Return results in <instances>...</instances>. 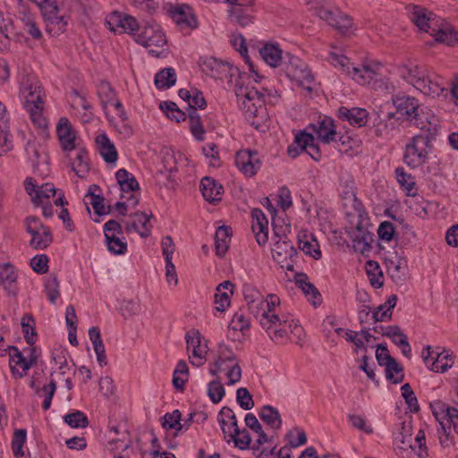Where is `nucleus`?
<instances>
[{
    "instance_id": "nucleus-1",
    "label": "nucleus",
    "mask_w": 458,
    "mask_h": 458,
    "mask_svg": "<svg viewBox=\"0 0 458 458\" xmlns=\"http://www.w3.org/2000/svg\"><path fill=\"white\" fill-rule=\"evenodd\" d=\"M267 310H262L257 318L262 329L276 344H284L288 340L301 341L304 330L293 317L281 308L280 299L274 298L270 304H266Z\"/></svg>"
},
{
    "instance_id": "nucleus-16",
    "label": "nucleus",
    "mask_w": 458,
    "mask_h": 458,
    "mask_svg": "<svg viewBox=\"0 0 458 458\" xmlns=\"http://www.w3.org/2000/svg\"><path fill=\"white\" fill-rule=\"evenodd\" d=\"M55 131L61 148L65 153L69 154L80 146L77 131L68 118L61 117Z\"/></svg>"
},
{
    "instance_id": "nucleus-40",
    "label": "nucleus",
    "mask_w": 458,
    "mask_h": 458,
    "mask_svg": "<svg viewBox=\"0 0 458 458\" xmlns=\"http://www.w3.org/2000/svg\"><path fill=\"white\" fill-rule=\"evenodd\" d=\"M260 56L271 67H277L282 64V50L277 44H266L259 50Z\"/></svg>"
},
{
    "instance_id": "nucleus-20",
    "label": "nucleus",
    "mask_w": 458,
    "mask_h": 458,
    "mask_svg": "<svg viewBox=\"0 0 458 458\" xmlns=\"http://www.w3.org/2000/svg\"><path fill=\"white\" fill-rule=\"evenodd\" d=\"M235 164L239 170L247 177L255 175L260 168L258 153L250 149L237 152Z\"/></svg>"
},
{
    "instance_id": "nucleus-6",
    "label": "nucleus",
    "mask_w": 458,
    "mask_h": 458,
    "mask_svg": "<svg viewBox=\"0 0 458 458\" xmlns=\"http://www.w3.org/2000/svg\"><path fill=\"white\" fill-rule=\"evenodd\" d=\"M230 366L229 373H226L227 385L233 386L241 381L242 368L233 351L225 344L218 346L217 357L209 363L208 371L213 377H218L222 369Z\"/></svg>"
},
{
    "instance_id": "nucleus-59",
    "label": "nucleus",
    "mask_w": 458,
    "mask_h": 458,
    "mask_svg": "<svg viewBox=\"0 0 458 458\" xmlns=\"http://www.w3.org/2000/svg\"><path fill=\"white\" fill-rule=\"evenodd\" d=\"M45 292L47 299L52 303H55L60 297L59 282L56 276L50 275L45 281Z\"/></svg>"
},
{
    "instance_id": "nucleus-7",
    "label": "nucleus",
    "mask_w": 458,
    "mask_h": 458,
    "mask_svg": "<svg viewBox=\"0 0 458 458\" xmlns=\"http://www.w3.org/2000/svg\"><path fill=\"white\" fill-rule=\"evenodd\" d=\"M283 71L287 78L297 86L307 90L312 89L313 74L308 64L301 58L287 54L283 63Z\"/></svg>"
},
{
    "instance_id": "nucleus-37",
    "label": "nucleus",
    "mask_w": 458,
    "mask_h": 458,
    "mask_svg": "<svg viewBox=\"0 0 458 458\" xmlns=\"http://www.w3.org/2000/svg\"><path fill=\"white\" fill-rule=\"evenodd\" d=\"M17 278V271L12 264H0V284L9 292V293H16L15 283Z\"/></svg>"
},
{
    "instance_id": "nucleus-19",
    "label": "nucleus",
    "mask_w": 458,
    "mask_h": 458,
    "mask_svg": "<svg viewBox=\"0 0 458 458\" xmlns=\"http://www.w3.org/2000/svg\"><path fill=\"white\" fill-rule=\"evenodd\" d=\"M46 23V31L51 36H58L64 33L68 25V16L60 13L58 5L42 13Z\"/></svg>"
},
{
    "instance_id": "nucleus-55",
    "label": "nucleus",
    "mask_w": 458,
    "mask_h": 458,
    "mask_svg": "<svg viewBox=\"0 0 458 458\" xmlns=\"http://www.w3.org/2000/svg\"><path fill=\"white\" fill-rule=\"evenodd\" d=\"M189 369L184 360H179L173 375V384L176 389L183 390L188 380Z\"/></svg>"
},
{
    "instance_id": "nucleus-42",
    "label": "nucleus",
    "mask_w": 458,
    "mask_h": 458,
    "mask_svg": "<svg viewBox=\"0 0 458 458\" xmlns=\"http://www.w3.org/2000/svg\"><path fill=\"white\" fill-rule=\"evenodd\" d=\"M254 7L252 8H240V7H233V8H228V17L229 19L238 23L240 26L245 27L251 23H253L254 21V15L255 13Z\"/></svg>"
},
{
    "instance_id": "nucleus-26",
    "label": "nucleus",
    "mask_w": 458,
    "mask_h": 458,
    "mask_svg": "<svg viewBox=\"0 0 458 458\" xmlns=\"http://www.w3.org/2000/svg\"><path fill=\"white\" fill-rule=\"evenodd\" d=\"M392 102L397 113L409 122L422 106L418 99L406 95H394L392 97Z\"/></svg>"
},
{
    "instance_id": "nucleus-61",
    "label": "nucleus",
    "mask_w": 458,
    "mask_h": 458,
    "mask_svg": "<svg viewBox=\"0 0 458 458\" xmlns=\"http://www.w3.org/2000/svg\"><path fill=\"white\" fill-rule=\"evenodd\" d=\"M225 394V390L219 379H214L208 385V395L213 403L221 402Z\"/></svg>"
},
{
    "instance_id": "nucleus-32",
    "label": "nucleus",
    "mask_w": 458,
    "mask_h": 458,
    "mask_svg": "<svg viewBox=\"0 0 458 458\" xmlns=\"http://www.w3.org/2000/svg\"><path fill=\"white\" fill-rule=\"evenodd\" d=\"M338 116L342 120L348 121L353 126L362 127L368 122L369 112L364 108L342 106L338 109Z\"/></svg>"
},
{
    "instance_id": "nucleus-25",
    "label": "nucleus",
    "mask_w": 458,
    "mask_h": 458,
    "mask_svg": "<svg viewBox=\"0 0 458 458\" xmlns=\"http://www.w3.org/2000/svg\"><path fill=\"white\" fill-rule=\"evenodd\" d=\"M244 297L247 301L248 309L250 313L258 318L261 314L262 310H267L266 304H270V301L274 298H278L275 294H268L266 298L254 289H246L244 292Z\"/></svg>"
},
{
    "instance_id": "nucleus-39",
    "label": "nucleus",
    "mask_w": 458,
    "mask_h": 458,
    "mask_svg": "<svg viewBox=\"0 0 458 458\" xmlns=\"http://www.w3.org/2000/svg\"><path fill=\"white\" fill-rule=\"evenodd\" d=\"M398 127L394 113H388L386 118L375 124L374 134L380 139H388L392 132Z\"/></svg>"
},
{
    "instance_id": "nucleus-56",
    "label": "nucleus",
    "mask_w": 458,
    "mask_h": 458,
    "mask_svg": "<svg viewBox=\"0 0 458 458\" xmlns=\"http://www.w3.org/2000/svg\"><path fill=\"white\" fill-rule=\"evenodd\" d=\"M21 324L26 342L30 345H33L37 341L34 318L30 315L26 314L21 318Z\"/></svg>"
},
{
    "instance_id": "nucleus-50",
    "label": "nucleus",
    "mask_w": 458,
    "mask_h": 458,
    "mask_svg": "<svg viewBox=\"0 0 458 458\" xmlns=\"http://www.w3.org/2000/svg\"><path fill=\"white\" fill-rule=\"evenodd\" d=\"M430 34L435 38L437 41L449 46H453L458 42V32L450 26H443L437 30L433 29Z\"/></svg>"
},
{
    "instance_id": "nucleus-12",
    "label": "nucleus",
    "mask_w": 458,
    "mask_h": 458,
    "mask_svg": "<svg viewBox=\"0 0 458 458\" xmlns=\"http://www.w3.org/2000/svg\"><path fill=\"white\" fill-rule=\"evenodd\" d=\"M105 24L114 33L136 35V31L140 30L139 23L133 16L120 12H113L107 15Z\"/></svg>"
},
{
    "instance_id": "nucleus-41",
    "label": "nucleus",
    "mask_w": 458,
    "mask_h": 458,
    "mask_svg": "<svg viewBox=\"0 0 458 458\" xmlns=\"http://www.w3.org/2000/svg\"><path fill=\"white\" fill-rule=\"evenodd\" d=\"M233 294V284L229 281L220 284L216 290L215 303L218 311H225L230 304V297Z\"/></svg>"
},
{
    "instance_id": "nucleus-11",
    "label": "nucleus",
    "mask_w": 458,
    "mask_h": 458,
    "mask_svg": "<svg viewBox=\"0 0 458 458\" xmlns=\"http://www.w3.org/2000/svg\"><path fill=\"white\" fill-rule=\"evenodd\" d=\"M185 339L191 363L196 367L202 366L208 352L207 341L198 330L194 329L186 334Z\"/></svg>"
},
{
    "instance_id": "nucleus-35",
    "label": "nucleus",
    "mask_w": 458,
    "mask_h": 458,
    "mask_svg": "<svg viewBox=\"0 0 458 458\" xmlns=\"http://www.w3.org/2000/svg\"><path fill=\"white\" fill-rule=\"evenodd\" d=\"M200 190L203 197L208 202H216L221 200L224 193L222 184L209 177H205L201 180Z\"/></svg>"
},
{
    "instance_id": "nucleus-29",
    "label": "nucleus",
    "mask_w": 458,
    "mask_h": 458,
    "mask_svg": "<svg viewBox=\"0 0 458 458\" xmlns=\"http://www.w3.org/2000/svg\"><path fill=\"white\" fill-rule=\"evenodd\" d=\"M294 283L313 306L317 307L320 305L322 302V296L316 286L309 281L306 274H296L294 276Z\"/></svg>"
},
{
    "instance_id": "nucleus-3",
    "label": "nucleus",
    "mask_w": 458,
    "mask_h": 458,
    "mask_svg": "<svg viewBox=\"0 0 458 458\" xmlns=\"http://www.w3.org/2000/svg\"><path fill=\"white\" fill-rule=\"evenodd\" d=\"M19 84L24 108L29 113L32 123L38 129L46 130L48 123L43 115L44 93L38 77L24 70L19 74Z\"/></svg>"
},
{
    "instance_id": "nucleus-62",
    "label": "nucleus",
    "mask_w": 458,
    "mask_h": 458,
    "mask_svg": "<svg viewBox=\"0 0 458 458\" xmlns=\"http://www.w3.org/2000/svg\"><path fill=\"white\" fill-rule=\"evenodd\" d=\"M64 419V421L72 428H84L89 424L87 416L80 411L69 413L65 415Z\"/></svg>"
},
{
    "instance_id": "nucleus-24",
    "label": "nucleus",
    "mask_w": 458,
    "mask_h": 458,
    "mask_svg": "<svg viewBox=\"0 0 458 458\" xmlns=\"http://www.w3.org/2000/svg\"><path fill=\"white\" fill-rule=\"evenodd\" d=\"M386 270L390 277L397 284L405 280L407 273V260L404 257L394 252L385 259Z\"/></svg>"
},
{
    "instance_id": "nucleus-13",
    "label": "nucleus",
    "mask_w": 458,
    "mask_h": 458,
    "mask_svg": "<svg viewBox=\"0 0 458 458\" xmlns=\"http://www.w3.org/2000/svg\"><path fill=\"white\" fill-rule=\"evenodd\" d=\"M24 188L31 201L36 205L47 204L49 199L55 198L57 193V190L53 183L47 182L38 185L36 180L31 177L26 178Z\"/></svg>"
},
{
    "instance_id": "nucleus-46",
    "label": "nucleus",
    "mask_w": 458,
    "mask_h": 458,
    "mask_svg": "<svg viewBox=\"0 0 458 458\" xmlns=\"http://www.w3.org/2000/svg\"><path fill=\"white\" fill-rule=\"evenodd\" d=\"M299 248L306 255L315 259H319L322 257L318 242L312 235L304 234L302 237H299Z\"/></svg>"
},
{
    "instance_id": "nucleus-8",
    "label": "nucleus",
    "mask_w": 458,
    "mask_h": 458,
    "mask_svg": "<svg viewBox=\"0 0 458 458\" xmlns=\"http://www.w3.org/2000/svg\"><path fill=\"white\" fill-rule=\"evenodd\" d=\"M430 138V136L418 134L410 139L403 155L407 165L417 168L428 161L431 150Z\"/></svg>"
},
{
    "instance_id": "nucleus-34",
    "label": "nucleus",
    "mask_w": 458,
    "mask_h": 458,
    "mask_svg": "<svg viewBox=\"0 0 458 458\" xmlns=\"http://www.w3.org/2000/svg\"><path fill=\"white\" fill-rule=\"evenodd\" d=\"M217 420L223 432L229 437H233L239 433L237 420L232 409L223 407L217 415Z\"/></svg>"
},
{
    "instance_id": "nucleus-57",
    "label": "nucleus",
    "mask_w": 458,
    "mask_h": 458,
    "mask_svg": "<svg viewBox=\"0 0 458 458\" xmlns=\"http://www.w3.org/2000/svg\"><path fill=\"white\" fill-rule=\"evenodd\" d=\"M190 129L193 136L198 140H203L205 130L203 128L201 118L197 110H189Z\"/></svg>"
},
{
    "instance_id": "nucleus-21",
    "label": "nucleus",
    "mask_w": 458,
    "mask_h": 458,
    "mask_svg": "<svg viewBox=\"0 0 458 458\" xmlns=\"http://www.w3.org/2000/svg\"><path fill=\"white\" fill-rule=\"evenodd\" d=\"M434 417L439 424H451L458 434V409L437 401L430 404Z\"/></svg>"
},
{
    "instance_id": "nucleus-15",
    "label": "nucleus",
    "mask_w": 458,
    "mask_h": 458,
    "mask_svg": "<svg viewBox=\"0 0 458 458\" xmlns=\"http://www.w3.org/2000/svg\"><path fill=\"white\" fill-rule=\"evenodd\" d=\"M16 17L21 21L22 30L33 39L42 38V32L38 22L27 4V1L19 0L17 4Z\"/></svg>"
},
{
    "instance_id": "nucleus-27",
    "label": "nucleus",
    "mask_w": 458,
    "mask_h": 458,
    "mask_svg": "<svg viewBox=\"0 0 458 458\" xmlns=\"http://www.w3.org/2000/svg\"><path fill=\"white\" fill-rule=\"evenodd\" d=\"M9 364L14 377L21 378L31 368V361H29L22 352L15 346L9 347Z\"/></svg>"
},
{
    "instance_id": "nucleus-14",
    "label": "nucleus",
    "mask_w": 458,
    "mask_h": 458,
    "mask_svg": "<svg viewBox=\"0 0 458 458\" xmlns=\"http://www.w3.org/2000/svg\"><path fill=\"white\" fill-rule=\"evenodd\" d=\"M171 18L182 31L198 28L199 21L193 9L186 4H177L169 10Z\"/></svg>"
},
{
    "instance_id": "nucleus-45",
    "label": "nucleus",
    "mask_w": 458,
    "mask_h": 458,
    "mask_svg": "<svg viewBox=\"0 0 458 458\" xmlns=\"http://www.w3.org/2000/svg\"><path fill=\"white\" fill-rule=\"evenodd\" d=\"M431 15L432 13L426 9L414 6L411 13V19L420 30L428 32L433 22Z\"/></svg>"
},
{
    "instance_id": "nucleus-54",
    "label": "nucleus",
    "mask_w": 458,
    "mask_h": 458,
    "mask_svg": "<svg viewBox=\"0 0 458 458\" xmlns=\"http://www.w3.org/2000/svg\"><path fill=\"white\" fill-rule=\"evenodd\" d=\"M395 176L398 183L406 191L407 195L414 196L416 194L415 180L403 167L395 169Z\"/></svg>"
},
{
    "instance_id": "nucleus-18",
    "label": "nucleus",
    "mask_w": 458,
    "mask_h": 458,
    "mask_svg": "<svg viewBox=\"0 0 458 458\" xmlns=\"http://www.w3.org/2000/svg\"><path fill=\"white\" fill-rule=\"evenodd\" d=\"M426 366L435 372H445L454 364V359L447 352H442L431 350L429 346L424 348L421 352Z\"/></svg>"
},
{
    "instance_id": "nucleus-47",
    "label": "nucleus",
    "mask_w": 458,
    "mask_h": 458,
    "mask_svg": "<svg viewBox=\"0 0 458 458\" xmlns=\"http://www.w3.org/2000/svg\"><path fill=\"white\" fill-rule=\"evenodd\" d=\"M231 229L228 226H219L215 234V247L216 254L223 256L229 248L231 242Z\"/></svg>"
},
{
    "instance_id": "nucleus-43",
    "label": "nucleus",
    "mask_w": 458,
    "mask_h": 458,
    "mask_svg": "<svg viewBox=\"0 0 458 458\" xmlns=\"http://www.w3.org/2000/svg\"><path fill=\"white\" fill-rule=\"evenodd\" d=\"M76 156L72 162V168L80 178H84L89 170L88 151L83 147H78Z\"/></svg>"
},
{
    "instance_id": "nucleus-44",
    "label": "nucleus",
    "mask_w": 458,
    "mask_h": 458,
    "mask_svg": "<svg viewBox=\"0 0 458 458\" xmlns=\"http://www.w3.org/2000/svg\"><path fill=\"white\" fill-rule=\"evenodd\" d=\"M98 93L104 106H112L119 109L123 106L122 103L117 99L116 94L113 88L107 82H101L98 86Z\"/></svg>"
},
{
    "instance_id": "nucleus-33",
    "label": "nucleus",
    "mask_w": 458,
    "mask_h": 458,
    "mask_svg": "<svg viewBox=\"0 0 458 458\" xmlns=\"http://www.w3.org/2000/svg\"><path fill=\"white\" fill-rule=\"evenodd\" d=\"M151 229L149 216L145 213H135L131 222L124 223V230L130 233H138L140 236L146 237L149 234Z\"/></svg>"
},
{
    "instance_id": "nucleus-10",
    "label": "nucleus",
    "mask_w": 458,
    "mask_h": 458,
    "mask_svg": "<svg viewBox=\"0 0 458 458\" xmlns=\"http://www.w3.org/2000/svg\"><path fill=\"white\" fill-rule=\"evenodd\" d=\"M24 227L30 234V246L34 250H44L53 242V235L50 229L45 226L38 217L30 216L24 220Z\"/></svg>"
},
{
    "instance_id": "nucleus-58",
    "label": "nucleus",
    "mask_w": 458,
    "mask_h": 458,
    "mask_svg": "<svg viewBox=\"0 0 458 458\" xmlns=\"http://www.w3.org/2000/svg\"><path fill=\"white\" fill-rule=\"evenodd\" d=\"M250 327V319L242 312H236L231 319L229 328L233 332L245 334Z\"/></svg>"
},
{
    "instance_id": "nucleus-51",
    "label": "nucleus",
    "mask_w": 458,
    "mask_h": 458,
    "mask_svg": "<svg viewBox=\"0 0 458 458\" xmlns=\"http://www.w3.org/2000/svg\"><path fill=\"white\" fill-rule=\"evenodd\" d=\"M176 82V73L173 68H165L155 76V84L157 89H165L174 86Z\"/></svg>"
},
{
    "instance_id": "nucleus-9",
    "label": "nucleus",
    "mask_w": 458,
    "mask_h": 458,
    "mask_svg": "<svg viewBox=\"0 0 458 458\" xmlns=\"http://www.w3.org/2000/svg\"><path fill=\"white\" fill-rule=\"evenodd\" d=\"M139 30L140 32L135 35L136 42L148 48L152 55L158 56L160 54L159 49L166 43L165 36L160 25L150 21L146 23L142 28H140Z\"/></svg>"
},
{
    "instance_id": "nucleus-22",
    "label": "nucleus",
    "mask_w": 458,
    "mask_h": 458,
    "mask_svg": "<svg viewBox=\"0 0 458 458\" xmlns=\"http://www.w3.org/2000/svg\"><path fill=\"white\" fill-rule=\"evenodd\" d=\"M314 133L318 140L329 144L336 140L337 131L335 121L328 116H319L318 120L311 124Z\"/></svg>"
},
{
    "instance_id": "nucleus-60",
    "label": "nucleus",
    "mask_w": 458,
    "mask_h": 458,
    "mask_svg": "<svg viewBox=\"0 0 458 458\" xmlns=\"http://www.w3.org/2000/svg\"><path fill=\"white\" fill-rule=\"evenodd\" d=\"M412 437V426L411 421H403L401 424L399 432L395 436V440L400 442L402 445L414 448L411 444Z\"/></svg>"
},
{
    "instance_id": "nucleus-64",
    "label": "nucleus",
    "mask_w": 458,
    "mask_h": 458,
    "mask_svg": "<svg viewBox=\"0 0 458 458\" xmlns=\"http://www.w3.org/2000/svg\"><path fill=\"white\" fill-rule=\"evenodd\" d=\"M347 419L353 428L369 435L374 432L372 426L367 421L364 416L360 414H348Z\"/></svg>"
},
{
    "instance_id": "nucleus-36",
    "label": "nucleus",
    "mask_w": 458,
    "mask_h": 458,
    "mask_svg": "<svg viewBox=\"0 0 458 458\" xmlns=\"http://www.w3.org/2000/svg\"><path fill=\"white\" fill-rule=\"evenodd\" d=\"M342 187L343 190L341 191V196L344 199V205L346 208H352L356 214L359 216H361L363 213V207L356 196L354 182L351 180L346 182V184Z\"/></svg>"
},
{
    "instance_id": "nucleus-4",
    "label": "nucleus",
    "mask_w": 458,
    "mask_h": 458,
    "mask_svg": "<svg viewBox=\"0 0 458 458\" xmlns=\"http://www.w3.org/2000/svg\"><path fill=\"white\" fill-rule=\"evenodd\" d=\"M397 72L400 77L424 95L436 98L447 90L444 78L429 72L424 66L403 65L397 68Z\"/></svg>"
},
{
    "instance_id": "nucleus-2",
    "label": "nucleus",
    "mask_w": 458,
    "mask_h": 458,
    "mask_svg": "<svg viewBox=\"0 0 458 458\" xmlns=\"http://www.w3.org/2000/svg\"><path fill=\"white\" fill-rule=\"evenodd\" d=\"M236 97L246 120L258 130L268 120L267 104L275 105L279 98L276 90L242 85L236 89Z\"/></svg>"
},
{
    "instance_id": "nucleus-49",
    "label": "nucleus",
    "mask_w": 458,
    "mask_h": 458,
    "mask_svg": "<svg viewBox=\"0 0 458 458\" xmlns=\"http://www.w3.org/2000/svg\"><path fill=\"white\" fill-rule=\"evenodd\" d=\"M259 415L263 422L274 429H278L282 426V420L278 411L270 406L265 405L261 408Z\"/></svg>"
},
{
    "instance_id": "nucleus-53",
    "label": "nucleus",
    "mask_w": 458,
    "mask_h": 458,
    "mask_svg": "<svg viewBox=\"0 0 458 458\" xmlns=\"http://www.w3.org/2000/svg\"><path fill=\"white\" fill-rule=\"evenodd\" d=\"M396 301V296L391 295L385 303L379 305L373 312L372 318L374 321H385L391 318L392 310L395 307Z\"/></svg>"
},
{
    "instance_id": "nucleus-31",
    "label": "nucleus",
    "mask_w": 458,
    "mask_h": 458,
    "mask_svg": "<svg viewBox=\"0 0 458 458\" xmlns=\"http://www.w3.org/2000/svg\"><path fill=\"white\" fill-rule=\"evenodd\" d=\"M96 144L98 151L106 163L114 165L118 159V152L115 146L106 136V134H99L96 137Z\"/></svg>"
},
{
    "instance_id": "nucleus-28",
    "label": "nucleus",
    "mask_w": 458,
    "mask_h": 458,
    "mask_svg": "<svg viewBox=\"0 0 458 458\" xmlns=\"http://www.w3.org/2000/svg\"><path fill=\"white\" fill-rule=\"evenodd\" d=\"M295 255L296 250L286 236L279 237V239L274 242L272 256L275 261L282 264V267L284 266V263L292 260Z\"/></svg>"
},
{
    "instance_id": "nucleus-48",
    "label": "nucleus",
    "mask_w": 458,
    "mask_h": 458,
    "mask_svg": "<svg viewBox=\"0 0 458 458\" xmlns=\"http://www.w3.org/2000/svg\"><path fill=\"white\" fill-rule=\"evenodd\" d=\"M115 177L123 191H135L140 189L135 176L124 168L119 169Z\"/></svg>"
},
{
    "instance_id": "nucleus-63",
    "label": "nucleus",
    "mask_w": 458,
    "mask_h": 458,
    "mask_svg": "<svg viewBox=\"0 0 458 458\" xmlns=\"http://www.w3.org/2000/svg\"><path fill=\"white\" fill-rule=\"evenodd\" d=\"M366 269L371 284L375 287L382 286V272L377 262L372 260L368 261L366 264Z\"/></svg>"
},
{
    "instance_id": "nucleus-17",
    "label": "nucleus",
    "mask_w": 458,
    "mask_h": 458,
    "mask_svg": "<svg viewBox=\"0 0 458 458\" xmlns=\"http://www.w3.org/2000/svg\"><path fill=\"white\" fill-rule=\"evenodd\" d=\"M418 129L428 132L427 136L433 137L438 131L440 121L434 112L426 106H421L410 121Z\"/></svg>"
},
{
    "instance_id": "nucleus-38",
    "label": "nucleus",
    "mask_w": 458,
    "mask_h": 458,
    "mask_svg": "<svg viewBox=\"0 0 458 458\" xmlns=\"http://www.w3.org/2000/svg\"><path fill=\"white\" fill-rule=\"evenodd\" d=\"M295 142L301 148V150L306 151L315 161L320 158V150L317 144L314 143V136L310 133L302 131L295 136Z\"/></svg>"
},
{
    "instance_id": "nucleus-30",
    "label": "nucleus",
    "mask_w": 458,
    "mask_h": 458,
    "mask_svg": "<svg viewBox=\"0 0 458 458\" xmlns=\"http://www.w3.org/2000/svg\"><path fill=\"white\" fill-rule=\"evenodd\" d=\"M252 231L259 245L265 244L268 239V220L262 210L254 208L251 211Z\"/></svg>"
},
{
    "instance_id": "nucleus-5",
    "label": "nucleus",
    "mask_w": 458,
    "mask_h": 458,
    "mask_svg": "<svg viewBox=\"0 0 458 458\" xmlns=\"http://www.w3.org/2000/svg\"><path fill=\"white\" fill-rule=\"evenodd\" d=\"M327 60L334 67L360 85H369L376 81L381 68L380 64L374 62H366L362 64H351L342 53V49L335 45L332 46Z\"/></svg>"
},
{
    "instance_id": "nucleus-23",
    "label": "nucleus",
    "mask_w": 458,
    "mask_h": 458,
    "mask_svg": "<svg viewBox=\"0 0 458 458\" xmlns=\"http://www.w3.org/2000/svg\"><path fill=\"white\" fill-rule=\"evenodd\" d=\"M199 65L205 74L215 80H224L231 70L229 64L223 63L212 56L201 58Z\"/></svg>"
},
{
    "instance_id": "nucleus-52",
    "label": "nucleus",
    "mask_w": 458,
    "mask_h": 458,
    "mask_svg": "<svg viewBox=\"0 0 458 458\" xmlns=\"http://www.w3.org/2000/svg\"><path fill=\"white\" fill-rule=\"evenodd\" d=\"M115 111L117 116L114 120V127L123 137H130L132 134V127L128 121L126 113L123 106Z\"/></svg>"
}]
</instances>
